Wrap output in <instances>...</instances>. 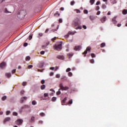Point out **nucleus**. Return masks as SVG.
<instances>
[{
  "mask_svg": "<svg viewBox=\"0 0 127 127\" xmlns=\"http://www.w3.org/2000/svg\"><path fill=\"white\" fill-rule=\"evenodd\" d=\"M96 10H99V9H100V7L99 6H96Z\"/></svg>",
  "mask_w": 127,
  "mask_h": 127,
  "instance_id": "63",
  "label": "nucleus"
},
{
  "mask_svg": "<svg viewBox=\"0 0 127 127\" xmlns=\"http://www.w3.org/2000/svg\"><path fill=\"white\" fill-rule=\"evenodd\" d=\"M26 100H27V97H26L25 96L21 98L20 100V104H22V103H23V102H24V101H26Z\"/></svg>",
  "mask_w": 127,
  "mask_h": 127,
  "instance_id": "5",
  "label": "nucleus"
},
{
  "mask_svg": "<svg viewBox=\"0 0 127 127\" xmlns=\"http://www.w3.org/2000/svg\"><path fill=\"white\" fill-rule=\"evenodd\" d=\"M27 84V83L26 82H23L22 83V86H26V84Z\"/></svg>",
  "mask_w": 127,
  "mask_h": 127,
  "instance_id": "39",
  "label": "nucleus"
},
{
  "mask_svg": "<svg viewBox=\"0 0 127 127\" xmlns=\"http://www.w3.org/2000/svg\"><path fill=\"white\" fill-rule=\"evenodd\" d=\"M73 53H70L67 54V56L68 57V58H69V59H70V58H71V57H72V56H73Z\"/></svg>",
  "mask_w": 127,
  "mask_h": 127,
  "instance_id": "12",
  "label": "nucleus"
},
{
  "mask_svg": "<svg viewBox=\"0 0 127 127\" xmlns=\"http://www.w3.org/2000/svg\"><path fill=\"white\" fill-rule=\"evenodd\" d=\"M5 76L8 78H10L11 77V73H5Z\"/></svg>",
  "mask_w": 127,
  "mask_h": 127,
  "instance_id": "15",
  "label": "nucleus"
},
{
  "mask_svg": "<svg viewBox=\"0 0 127 127\" xmlns=\"http://www.w3.org/2000/svg\"><path fill=\"white\" fill-rule=\"evenodd\" d=\"M72 25L73 26L75 29H82V26H81V21L78 18H76L72 23Z\"/></svg>",
  "mask_w": 127,
  "mask_h": 127,
  "instance_id": "1",
  "label": "nucleus"
},
{
  "mask_svg": "<svg viewBox=\"0 0 127 127\" xmlns=\"http://www.w3.org/2000/svg\"><path fill=\"white\" fill-rule=\"evenodd\" d=\"M53 75H54V73H53V72H51L50 73V76H53Z\"/></svg>",
  "mask_w": 127,
  "mask_h": 127,
  "instance_id": "62",
  "label": "nucleus"
},
{
  "mask_svg": "<svg viewBox=\"0 0 127 127\" xmlns=\"http://www.w3.org/2000/svg\"><path fill=\"white\" fill-rule=\"evenodd\" d=\"M13 116H17V113L16 112H13Z\"/></svg>",
  "mask_w": 127,
  "mask_h": 127,
  "instance_id": "57",
  "label": "nucleus"
},
{
  "mask_svg": "<svg viewBox=\"0 0 127 127\" xmlns=\"http://www.w3.org/2000/svg\"><path fill=\"white\" fill-rule=\"evenodd\" d=\"M61 80H67V77L66 76H63L61 78Z\"/></svg>",
  "mask_w": 127,
  "mask_h": 127,
  "instance_id": "36",
  "label": "nucleus"
},
{
  "mask_svg": "<svg viewBox=\"0 0 127 127\" xmlns=\"http://www.w3.org/2000/svg\"><path fill=\"white\" fill-rule=\"evenodd\" d=\"M106 7H107V6L106 5V4H104L102 5V8H103V9H105V8H106Z\"/></svg>",
  "mask_w": 127,
  "mask_h": 127,
  "instance_id": "47",
  "label": "nucleus"
},
{
  "mask_svg": "<svg viewBox=\"0 0 127 127\" xmlns=\"http://www.w3.org/2000/svg\"><path fill=\"white\" fill-rule=\"evenodd\" d=\"M27 45H28V44L27 43H25L24 44V47H26V46H27Z\"/></svg>",
  "mask_w": 127,
  "mask_h": 127,
  "instance_id": "58",
  "label": "nucleus"
},
{
  "mask_svg": "<svg viewBox=\"0 0 127 127\" xmlns=\"http://www.w3.org/2000/svg\"><path fill=\"white\" fill-rule=\"evenodd\" d=\"M123 14H127V9H124L123 11Z\"/></svg>",
  "mask_w": 127,
  "mask_h": 127,
  "instance_id": "27",
  "label": "nucleus"
},
{
  "mask_svg": "<svg viewBox=\"0 0 127 127\" xmlns=\"http://www.w3.org/2000/svg\"><path fill=\"white\" fill-rule=\"evenodd\" d=\"M10 114V111H7L6 112V116H8V115Z\"/></svg>",
  "mask_w": 127,
  "mask_h": 127,
  "instance_id": "38",
  "label": "nucleus"
},
{
  "mask_svg": "<svg viewBox=\"0 0 127 127\" xmlns=\"http://www.w3.org/2000/svg\"><path fill=\"white\" fill-rule=\"evenodd\" d=\"M32 67H33V66L32 65H29L27 66L28 69H31V68H32Z\"/></svg>",
  "mask_w": 127,
  "mask_h": 127,
  "instance_id": "35",
  "label": "nucleus"
},
{
  "mask_svg": "<svg viewBox=\"0 0 127 127\" xmlns=\"http://www.w3.org/2000/svg\"><path fill=\"white\" fill-rule=\"evenodd\" d=\"M57 95H60L61 94V91H60V90H59L58 92H57L56 93Z\"/></svg>",
  "mask_w": 127,
  "mask_h": 127,
  "instance_id": "42",
  "label": "nucleus"
},
{
  "mask_svg": "<svg viewBox=\"0 0 127 127\" xmlns=\"http://www.w3.org/2000/svg\"><path fill=\"white\" fill-rule=\"evenodd\" d=\"M99 4H101V2L100 1V0L97 1V2H96V5H99Z\"/></svg>",
  "mask_w": 127,
  "mask_h": 127,
  "instance_id": "49",
  "label": "nucleus"
},
{
  "mask_svg": "<svg viewBox=\"0 0 127 127\" xmlns=\"http://www.w3.org/2000/svg\"><path fill=\"white\" fill-rule=\"evenodd\" d=\"M60 89H59V91H61L64 89V86H63V83H60L59 84Z\"/></svg>",
  "mask_w": 127,
  "mask_h": 127,
  "instance_id": "9",
  "label": "nucleus"
},
{
  "mask_svg": "<svg viewBox=\"0 0 127 127\" xmlns=\"http://www.w3.org/2000/svg\"><path fill=\"white\" fill-rule=\"evenodd\" d=\"M47 46V45H44L42 46V48L44 49V48H46Z\"/></svg>",
  "mask_w": 127,
  "mask_h": 127,
  "instance_id": "52",
  "label": "nucleus"
},
{
  "mask_svg": "<svg viewBox=\"0 0 127 127\" xmlns=\"http://www.w3.org/2000/svg\"><path fill=\"white\" fill-rule=\"evenodd\" d=\"M54 47L56 50L60 51L62 49V42L60 44L55 45Z\"/></svg>",
  "mask_w": 127,
  "mask_h": 127,
  "instance_id": "2",
  "label": "nucleus"
},
{
  "mask_svg": "<svg viewBox=\"0 0 127 127\" xmlns=\"http://www.w3.org/2000/svg\"><path fill=\"white\" fill-rule=\"evenodd\" d=\"M84 13H85L86 14H87L88 13V10L85 9L84 10Z\"/></svg>",
  "mask_w": 127,
  "mask_h": 127,
  "instance_id": "53",
  "label": "nucleus"
},
{
  "mask_svg": "<svg viewBox=\"0 0 127 127\" xmlns=\"http://www.w3.org/2000/svg\"><path fill=\"white\" fill-rule=\"evenodd\" d=\"M40 116H41V117H44V116H45V114L43 112L40 113Z\"/></svg>",
  "mask_w": 127,
  "mask_h": 127,
  "instance_id": "29",
  "label": "nucleus"
},
{
  "mask_svg": "<svg viewBox=\"0 0 127 127\" xmlns=\"http://www.w3.org/2000/svg\"><path fill=\"white\" fill-rule=\"evenodd\" d=\"M45 53V52H44V51H42L40 52V54H41L42 55H44Z\"/></svg>",
  "mask_w": 127,
  "mask_h": 127,
  "instance_id": "54",
  "label": "nucleus"
},
{
  "mask_svg": "<svg viewBox=\"0 0 127 127\" xmlns=\"http://www.w3.org/2000/svg\"><path fill=\"white\" fill-rule=\"evenodd\" d=\"M59 21L60 23H62V19H59Z\"/></svg>",
  "mask_w": 127,
  "mask_h": 127,
  "instance_id": "64",
  "label": "nucleus"
},
{
  "mask_svg": "<svg viewBox=\"0 0 127 127\" xmlns=\"http://www.w3.org/2000/svg\"><path fill=\"white\" fill-rule=\"evenodd\" d=\"M32 105H33V106H35V105H36V101L35 100H34L32 102Z\"/></svg>",
  "mask_w": 127,
  "mask_h": 127,
  "instance_id": "25",
  "label": "nucleus"
},
{
  "mask_svg": "<svg viewBox=\"0 0 127 127\" xmlns=\"http://www.w3.org/2000/svg\"><path fill=\"white\" fill-rule=\"evenodd\" d=\"M56 100H57V98L56 97H53L52 98V102H55V101H56Z\"/></svg>",
  "mask_w": 127,
  "mask_h": 127,
  "instance_id": "23",
  "label": "nucleus"
},
{
  "mask_svg": "<svg viewBox=\"0 0 127 127\" xmlns=\"http://www.w3.org/2000/svg\"><path fill=\"white\" fill-rule=\"evenodd\" d=\"M9 121H10V118L7 117L4 119L3 121V123H6V122H9Z\"/></svg>",
  "mask_w": 127,
  "mask_h": 127,
  "instance_id": "13",
  "label": "nucleus"
},
{
  "mask_svg": "<svg viewBox=\"0 0 127 127\" xmlns=\"http://www.w3.org/2000/svg\"><path fill=\"white\" fill-rule=\"evenodd\" d=\"M24 93H25V91L24 90H21L20 91V94L21 95H24Z\"/></svg>",
  "mask_w": 127,
  "mask_h": 127,
  "instance_id": "44",
  "label": "nucleus"
},
{
  "mask_svg": "<svg viewBox=\"0 0 127 127\" xmlns=\"http://www.w3.org/2000/svg\"><path fill=\"white\" fill-rule=\"evenodd\" d=\"M32 36H33L32 34H31L29 36V37H28V39L29 40H31V39H32Z\"/></svg>",
  "mask_w": 127,
  "mask_h": 127,
  "instance_id": "20",
  "label": "nucleus"
},
{
  "mask_svg": "<svg viewBox=\"0 0 127 127\" xmlns=\"http://www.w3.org/2000/svg\"><path fill=\"white\" fill-rule=\"evenodd\" d=\"M23 123V120H22V119H18V120L15 122V124H16V125H17V126H20V125H21Z\"/></svg>",
  "mask_w": 127,
  "mask_h": 127,
  "instance_id": "3",
  "label": "nucleus"
},
{
  "mask_svg": "<svg viewBox=\"0 0 127 127\" xmlns=\"http://www.w3.org/2000/svg\"><path fill=\"white\" fill-rule=\"evenodd\" d=\"M45 85H43L41 86V90H44L45 89Z\"/></svg>",
  "mask_w": 127,
  "mask_h": 127,
  "instance_id": "28",
  "label": "nucleus"
},
{
  "mask_svg": "<svg viewBox=\"0 0 127 127\" xmlns=\"http://www.w3.org/2000/svg\"><path fill=\"white\" fill-rule=\"evenodd\" d=\"M5 65L6 64L5 62H2L0 64V68L1 69H3V68H4V67H5Z\"/></svg>",
  "mask_w": 127,
  "mask_h": 127,
  "instance_id": "7",
  "label": "nucleus"
},
{
  "mask_svg": "<svg viewBox=\"0 0 127 127\" xmlns=\"http://www.w3.org/2000/svg\"><path fill=\"white\" fill-rule=\"evenodd\" d=\"M73 103V100L72 99L69 100L68 105H71Z\"/></svg>",
  "mask_w": 127,
  "mask_h": 127,
  "instance_id": "24",
  "label": "nucleus"
},
{
  "mask_svg": "<svg viewBox=\"0 0 127 127\" xmlns=\"http://www.w3.org/2000/svg\"><path fill=\"white\" fill-rule=\"evenodd\" d=\"M110 1L113 4L117 3V1H116V0H110Z\"/></svg>",
  "mask_w": 127,
  "mask_h": 127,
  "instance_id": "21",
  "label": "nucleus"
},
{
  "mask_svg": "<svg viewBox=\"0 0 127 127\" xmlns=\"http://www.w3.org/2000/svg\"><path fill=\"white\" fill-rule=\"evenodd\" d=\"M90 2L91 5H93V3H95V0H90Z\"/></svg>",
  "mask_w": 127,
  "mask_h": 127,
  "instance_id": "26",
  "label": "nucleus"
},
{
  "mask_svg": "<svg viewBox=\"0 0 127 127\" xmlns=\"http://www.w3.org/2000/svg\"><path fill=\"white\" fill-rule=\"evenodd\" d=\"M91 56L92 58H95V57H96V56L94 55V54H91Z\"/></svg>",
  "mask_w": 127,
  "mask_h": 127,
  "instance_id": "40",
  "label": "nucleus"
},
{
  "mask_svg": "<svg viewBox=\"0 0 127 127\" xmlns=\"http://www.w3.org/2000/svg\"><path fill=\"white\" fill-rule=\"evenodd\" d=\"M56 78H60V74H58L56 75Z\"/></svg>",
  "mask_w": 127,
  "mask_h": 127,
  "instance_id": "56",
  "label": "nucleus"
},
{
  "mask_svg": "<svg viewBox=\"0 0 127 127\" xmlns=\"http://www.w3.org/2000/svg\"><path fill=\"white\" fill-rule=\"evenodd\" d=\"M90 50H91V47H88L86 48V51H90Z\"/></svg>",
  "mask_w": 127,
  "mask_h": 127,
  "instance_id": "45",
  "label": "nucleus"
},
{
  "mask_svg": "<svg viewBox=\"0 0 127 127\" xmlns=\"http://www.w3.org/2000/svg\"><path fill=\"white\" fill-rule=\"evenodd\" d=\"M45 83V80H41V84H44Z\"/></svg>",
  "mask_w": 127,
  "mask_h": 127,
  "instance_id": "61",
  "label": "nucleus"
},
{
  "mask_svg": "<svg viewBox=\"0 0 127 127\" xmlns=\"http://www.w3.org/2000/svg\"><path fill=\"white\" fill-rule=\"evenodd\" d=\"M5 13H11V12L8 11L7 8L5 9Z\"/></svg>",
  "mask_w": 127,
  "mask_h": 127,
  "instance_id": "31",
  "label": "nucleus"
},
{
  "mask_svg": "<svg viewBox=\"0 0 127 127\" xmlns=\"http://www.w3.org/2000/svg\"><path fill=\"white\" fill-rule=\"evenodd\" d=\"M75 33H77V32L76 31H74L73 32L69 31L68 32L67 34L65 36V38H68V37H69V35H70L71 34L72 35H74V34H75Z\"/></svg>",
  "mask_w": 127,
  "mask_h": 127,
  "instance_id": "4",
  "label": "nucleus"
},
{
  "mask_svg": "<svg viewBox=\"0 0 127 127\" xmlns=\"http://www.w3.org/2000/svg\"><path fill=\"white\" fill-rule=\"evenodd\" d=\"M58 28H59V26H58L57 27V28L56 29H52V31H53V32H55V31H57V30H58Z\"/></svg>",
  "mask_w": 127,
  "mask_h": 127,
  "instance_id": "19",
  "label": "nucleus"
},
{
  "mask_svg": "<svg viewBox=\"0 0 127 127\" xmlns=\"http://www.w3.org/2000/svg\"><path fill=\"white\" fill-rule=\"evenodd\" d=\"M112 22L114 24H116L117 23V20H116V17H114L112 19Z\"/></svg>",
  "mask_w": 127,
  "mask_h": 127,
  "instance_id": "17",
  "label": "nucleus"
},
{
  "mask_svg": "<svg viewBox=\"0 0 127 127\" xmlns=\"http://www.w3.org/2000/svg\"><path fill=\"white\" fill-rule=\"evenodd\" d=\"M83 28H84V29H87V26H86V25H83Z\"/></svg>",
  "mask_w": 127,
  "mask_h": 127,
  "instance_id": "60",
  "label": "nucleus"
},
{
  "mask_svg": "<svg viewBox=\"0 0 127 127\" xmlns=\"http://www.w3.org/2000/svg\"><path fill=\"white\" fill-rule=\"evenodd\" d=\"M107 20V16H104L102 18H101L100 21L102 22V23H104L105 21Z\"/></svg>",
  "mask_w": 127,
  "mask_h": 127,
  "instance_id": "6",
  "label": "nucleus"
},
{
  "mask_svg": "<svg viewBox=\"0 0 127 127\" xmlns=\"http://www.w3.org/2000/svg\"><path fill=\"white\" fill-rule=\"evenodd\" d=\"M35 118L34 117L32 116L31 118V122H34Z\"/></svg>",
  "mask_w": 127,
  "mask_h": 127,
  "instance_id": "37",
  "label": "nucleus"
},
{
  "mask_svg": "<svg viewBox=\"0 0 127 127\" xmlns=\"http://www.w3.org/2000/svg\"><path fill=\"white\" fill-rule=\"evenodd\" d=\"M44 63H40V64H39V68H43V66H44Z\"/></svg>",
  "mask_w": 127,
  "mask_h": 127,
  "instance_id": "14",
  "label": "nucleus"
},
{
  "mask_svg": "<svg viewBox=\"0 0 127 127\" xmlns=\"http://www.w3.org/2000/svg\"><path fill=\"white\" fill-rule=\"evenodd\" d=\"M41 36H43V34L42 33H39V37H41Z\"/></svg>",
  "mask_w": 127,
  "mask_h": 127,
  "instance_id": "48",
  "label": "nucleus"
},
{
  "mask_svg": "<svg viewBox=\"0 0 127 127\" xmlns=\"http://www.w3.org/2000/svg\"><path fill=\"white\" fill-rule=\"evenodd\" d=\"M16 71V69H14L12 70H11L12 74H13V73H15Z\"/></svg>",
  "mask_w": 127,
  "mask_h": 127,
  "instance_id": "41",
  "label": "nucleus"
},
{
  "mask_svg": "<svg viewBox=\"0 0 127 127\" xmlns=\"http://www.w3.org/2000/svg\"><path fill=\"white\" fill-rule=\"evenodd\" d=\"M81 49V46H76L74 47V50H75V51H79V50H80Z\"/></svg>",
  "mask_w": 127,
  "mask_h": 127,
  "instance_id": "8",
  "label": "nucleus"
},
{
  "mask_svg": "<svg viewBox=\"0 0 127 127\" xmlns=\"http://www.w3.org/2000/svg\"><path fill=\"white\" fill-rule=\"evenodd\" d=\"M74 3H75V1H72L70 2L71 5H74Z\"/></svg>",
  "mask_w": 127,
  "mask_h": 127,
  "instance_id": "55",
  "label": "nucleus"
},
{
  "mask_svg": "<svg viewBox=\"0 0 127 127\" xmlns=\"http://www.w3.org/2000/svg\"><path fill=\"white\" fill-rule=\"evenodd\" d=\"M89 19H90V20H94V19H96V16H89Z\"/></svg>",
  "mask_w": 127,
  "mask_h": 127,
  "instance_id": "16",
  "label": "nucleus"
},
{
  "mask_svg": "<svg viewBox=\"0 0 127 127\" xmlns=\"http://www.w3.org/2000/svg\"><path fill=\"white\" fill-rule=\"evenodd\" d=\"M57 58H58V59H60L61 60H64V56L59 55L57 56Z\"/></svg>",
  "mask_w": 127,
  "mask_h": 127,
  "instance_id": "11",
  "label": "nucleus"
},
{
  "mask_svg": "<svg viewBox=\"0 0 127 127\" xmlns=\"http://www.w3.org/2000/svg\"><path fill=\"white\" fill-rule=\"evenodd\" d=\"M69 71H71V68H67L66 69V72H69Z\"/></svg>",
  "mask_w": 127,
  "mask_h": 127,
  "instance_id": "51",
  "label": "nucleus"
},
{
  "mask_svg": "<svg viewBox=\"0 0 127 127\" xmlns=\"http://www.w3.org/2000/svg\"><path fill=\"white\" fill-rule=\"evenodd\" d=\"M100 13H101V11H98L97 12L96 14H97V15H100Z\"/></svg>",
  "mask_w": 127,
  "mask_h": 127,
  "instance_id": "59",
  "label": "nucleus"
},
{
  "mask_svg": "<svg viewBox=\"0 0 127 127\" xmlns=\"http://www.w3.org/2000/svg\"><path fill=\"white\" fill-rule=\"evenodd\" d=\"M49 96V94L48 93H44V97L45 98H46L47 97H48Z\"/></svg>",
  "mask_w": 127,
  "mask_h": 127,
  "instance_id": "33",
  "label": "nucleus"
},
{
  "mask_svg": "<svg viewBox=\"0 0 127 127\" xmlns=\"http://www.w3.org/2000/svg\"><path fill=\"white\" fill-rule=\"evenodd\" d=\"M90 63H92V64H94V59H91L90 60Z\"/></svg>",
  "mask_w": 127,
  "mask_h": 127,
  "instance_id": "46",
  "label": "nucleus"
},
{
  "mask_svg": "<svg viewBox=\"0 0 127 127\" xmlns=\"http://www.w3.org/2000/svg\"><path fill=\"white\" fill-rule=\"evenodd\" d=\"M66 101H67V97H65L64 99L62 101V105L63 106H64V105H65Z\"/></svg>",
  "mask_w": 127,
  "mask_h": 127,
  "instance_id": "10",
  "label": "nucleus"
},
{
  "mask_svg": "<svg viewBox=\"0 0 127 127\" xmlns=\"http://www.w3.org/2000/svg\"><path fill=\"white\" fill-rule=\"evenodd\" d=\"M73 75V73H72V72H69L68 73V76H69V77H71V76Z\"/></svg>",
  "mask_w": 127,
  "mask_h": 127,
  "instance_id": "34",
  "label": "nucleus"
},
{
  "mask_svg": "<svg viewBox=\"0 0 127 127\" xmlns=\"http://www.w3.org/2000/svg\"><path fill=\"white\" fill-rule=\"evenodd\" d=\"M67 90H69V87H68V86H65L64 87V88H63L62 91H67Z\"/></svg>",
  "mask_w": 127,
  "mask_h": 127,
  "instance_id": "18",
  "label": "nucleus"
},
{
  "mask_svg": "<svg viewBox=\"0 0 127 127\" xmlns=\"http://www.w3.org/2000/svg\"><path fill=\"white\" fill-rule=\"evenodd\" d=\"M30 60V57L28 56L26 58V61H29Z\"/></svg>",
  "mask_w": 127,
  "mask_h": 127,
  "instance_id": "30",
  "label": "nucleus"
},
{
  "mask_svg": "<svg viewBox=\"0 0 127 127\" xmlns=\"http://www.w3.org/2000/svg\"><path fill=\"white\" fill-rule=\"evenodd\" d=\"M87 53H88V52L86 50L84 51V52H83V54L84 55V56H86V54H87Z\"/></svg>",
  "mask_w": 127,
  "mask_h": 127,
  "instance_id": "50",
  "label": "nucleus"
},
{
  "mask_svg": "<svg viewBox=\"0 0 127 127\" xmlns=\"http://www.w3.org/2000/svg\"><path fill=\"white\" fill-rule=\"evenodd\" d=\"M105 46H106V44L105 43H102L100 45V47H101V48L105 47Z\"/></svg>",
  "mask_w": 127,
  "mask_h": 127,
  "instance_id": "22",
  "label": "nucleus"
},
{
  "mask_svg": "<svg viewBox=\"0 0 127 127\" xmlns=\"http://www.w3.org/2000/svg\"><path fill=\"white\" fill-rule=\"evenodd\" d=\"M2 101H5V100H6V96H4L3 97L1 98Z\"/></svg>",
  "mask_w": 127,
  "mask_h": 127,
  "instance_id": "32",
  "label": "nucleus"
},
{
  "mask_svg": "<svg viewBox=\"0 0 127 127\" xmlns=\"http://www.w3.org/2000/svg\"><path fill=\"white\" fill-rule=\"evenodd\" d=\"M39 125H42L43 124V121H39L38 122Z\"/></svg>",
  "mask_w": 127,
  "mask_h": 127,
  "instance_id": "43",
  "label": "nucleus"
}]
</instances>
